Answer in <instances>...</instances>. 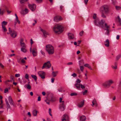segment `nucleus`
<instances>
[{
    "mask_svg": "<svg viewBox=\"0 0 121 121\" xmlns=\"http://www.w3.org/2000/svg\"><path fill=\"white\" fill-rule=\"evenodd\" d=\"M105 21L103 20H101L100 21L99 19L98 18H97L94 20V24L97 26H100L103 28L104 27L103 26Z\"/></svg>",
    "mask_w": 121,
    "mask_h": 121,
    "instance_id": "20e7f679",
    "label": "nucleus"
},
{
    "mask_svg": "<svg viewBox=\"0 0 121 121\" xmlns=\"http://www.w3.org/2000/svg\"><path fill=\"white\" fill-rule=\"evenodd\" d=\"M32 53L33 56H36L37 54V49L35 48H33L32 50Z\"/></svg>",
    "mask_w": 121,
    "mask_h": 121,
    "instance_id": "2eb2a0df",
    "label": "nucleus"
},
{
    "mask_svg": "<svg viewBox=\"0 0 121 121\" xmlns=\"http://www.w3.org/2000/svg\"><path fill=\"white\" fill-rule=\"evenodd\" d=\"M68 35L69 39H73L74 37L73 34L72 33H69Z\"/></svg>",
    "mask_w": 121,
    "mask_h": 121,
    "instance_id": "412c9836",
    "label": "nucleus"
},
{
    "mask_svg": "<svg viewBox=\"0 0 121 121\" xmlns=\"http://www.w3.org/2000/svg\"><path fill=\"white\" fill-rule=\"evenodd\" d=\"M81 80L79 79H77L76 82V83L74 85L76 88L78 90H80V87L82 89H84L85 88V86L82 84H80L81 82Z\"/></svg>",
    "mask_w": 121,
    "mask_h": 121,
    "instance_id": "7ed1b4c3",
    "label": "nucleus"
},
{
    "mask_svg": "<svg viewBox=\"0 0 121 121\" xmlns=\"http://www.w3.org/2000/svg\"><path fill=\"white\" fill-rule=\"evenodd\" d=\"M51 64L50 63V62L49 61H48L43 64L42 67V69H43L44 68L46 67H47L48 68H49L51 67Z\"/></svg>",
    "mask_w": 121,
    "mask_h": 121,
    "instance_id": "6e6552de",
    "label": "nucleus"
},
{
    "mask_svg": "<svg viewBox=\"0 0 121 121\" xmlns=\"http://www.w3.org/2000/svg\"><path fill=\"white\" fill-rule=\"evenodd\" d=\"M71 76H73V77H75L77 76L76 74L75 73L71 74Z\"/></svg>",
    "mask_w": 121,
    "mask_h": 121,
    "instance_id": "603ef678",
    "label": "nucleus"
},
{
    "mask_svg": "<svg viewBox=\"0 0 121 121\" xmlns=\"http://www.w3.org/2000/svg\"><path fill=\"white\" fill-rule=\"evenodd\" d=\"M37 112L36 110H34L33 111L32 113L34 116H36L37 115Z\"/></svg>",
    "mask_w": 121,
    "mask_h": 121,
    "instance_id": "393cba45",
    "label": "nucleus"
},
{
    "mask_svg": "<svg viewBox=\"0 0 121 121\" xmlns=\"http://www.w3.org/2000/svg\"><path fill=\"white\" fill-rule=\"evenodd\" d=\"M9 33H11V37L13 38H15L17 36V32L14 30H12L10 28H9Z\"/></svg>",
    "mask_w": 121,
    "mask_h": 121,
    "instance_id": "0eeeda50",
    "label": "nucleus"
},
{
    "mask_svg": "<svg viewBox=\"0 0 121 121\" xmlns=\"http://www.w3.org/2000/svg\"><path fill=\"white\" fill-rule=\"evenodd\" d=\"M118 22L120 23V25L121 26V19L119 16H118Z\"/></svg>",
    "mask_w": 121,
    "mask_h": 121,
    "instance_id": "c9c22d12",
    "label": "nucleus"
},
{
    "mask_svg": "<svg viewBox=\"0 0 121 121\" xmlns=\"http://www.w3.org/2000/svg\"><path fill=\"white\" fill-rule=\"evenodd\" d=\"M62 99L61 98H60V100L59 101L60 102V103L62 102V103H64V101H62Z\"/></svg>",
    "mask_w": 121,
    "mask_h": 121,
    "instance_id": "3c124183",
    "label": "nucleus"
},
{
    "mask_svg": "<svg viewBox=\"0 0 121 121\" xmlns=\"http://www.w3.org/2000/svg\"><path fill=\"white\" fill-rule=\"evenodd\" d=\"M84 33V31H82L80 32L79 33V35L80 36H82Z\"/></svg>",
    "mask_w": 121,
    "mask_h": 121,
    "instance_id": "8fccbe9b",
    "label": "nucleus"
},
{
    "mask_svg": "<svg viewBox=\"0 0 121 121\" xmlns=\"http://www.w3.org/2000/svg\"><path fill=\"white\" fill-rule=\"evenodd\" d=\"M92 103V105L93 107L94 105H95L96 107L97 106V103L96 100L95 99H94Z\"/></svg>",
    "mask_w": 121,
    "mask_h": 121,
    "instance_id": "4be33fe9",
    "label": "nucleus"
},
{
    "mask_svg": "<svg viewBox=\"0 0 121 121\" xmlns=\"http://www.w3.org/2000/svg\"><path fill=\"white\" fill-rule=\"evenodd\" d=\"M33 41L32 40V39H31L30 40V44L31 45L33 44Z\"/></svg>",
    "mask_w": 121,
    "mask_h": 121,
    "instance_id": "e2e57ef3",
    "label": "nucleus"
},
{
    "mask_svg": "<svg viewBox=\"0 0 121 121\" xmlns=\"http://www.w3.org/2000/svg\"><path fill=\"white\" fill-rule=\"evenodd\" d=\"M45 102L47 103V104H48V105H49L50 104V103L49 102V101H47V100H45Z\"/></svg>",
    "mask_w": 121,
    "mask_h": 121,
    "instance_id": "774afa93",
    "label": "nucleus"
},
{
    "mask_svg": "<svg viewBox=\"0 0 121 121\" xmlns=\"http://www.w3.org/2000/svg\"><path fill=\"white\" fill-rule=\"evenodd\" d=\"M101 10L105 14H108L109 12V8L107 5H105L101 7Z\"/></svg>",
    "mask_w": 121,
    "mask_h": 121,
    "instance_id": "423d86ee",
    "label": "nucleus"
},
{
    "mask_svg": "<svg viewBox=\"0 0 121 121\" xmlns=\"http://www.w3.org/2000/svg\"><path fill=\"white\" fill-rule=\"evenodd\" d=\"M77 95V94L76 93H73L71 94L70 95L71 96H75Z\"/></svg>",
    "mask_w": 121,
    "mask_h": 121,
    "instance_id": "79ce46f5",
    "label": "nucleus"
},
{
    "mask_svg": "<svg viewBox=\"0 0 121 121\" xmlns=\"http://www.w3.org/2000/svg\"><path fill=\"white\" fill-rule=\"evenodd\" d=\"M41 97L40 96H39L37 100L38 101H40L41 100Z\"/></svg>",
    "mask_w": 121,
    "mask_h": 121,
    "instance_id": "052dcab7",
    "label": "nucleus"
},
{
    "mask_svg": "<svg viewBox=\"0 0 121 121\" xmlns=\"http://www.w3.org/2000/svg\"><path fill=\"white\" fill-rule=\"evenodd\" d=\"M104 44L105 46L107 47H108L109 46V40L108 39H107L104 42Z\"/></svg>",
    "mask_w": 121,
    "mask_h": 121,
    "instance_id": "aec40b11",
    "label": "nucleus"
},
{
    "mask_svg": "<svg viewBox=\"0 0 121 121\" xmlns=\"http://www.w3.org/2000/svg\"><path fill=\"white\" fill-rule=\"evenodd\" d=\"M31 76L32 78H33L36 81L37 79V78L36 75H31Z\"/></svg>",
    "mask_w": 121,
    "mask_h": 121,
    "instance_id": "473e14b6",
    "label": "nucleus"
},
{
    "mask_svg": "<svg viewBox=\"0 0 121 121\" xmlns=\"http://www.w3.org/2000/svg\"><path fill=\"white\" fill-rule=\"evenodd\" d=\"M8 91V89L7 88H6L5 90L4 91V93H7Z\"/></svg>",
    "mask_w": 121,
    "mask_h": 121,
    "instance_id": "bf43d9fd",
    "label": "nucleus"
},
{
    "mask_svg": "<svg viewBox=\"0 0 121 121\" xmlns=\"http://www.w3.org/2000/svg\"><path fill=\"white\" fill-rule=\"evenodd\" d=\"M65 105L64 104V103H62L60 105V109L61 111H64L65 108Z\"/></svg>",
    "mask_w": 121,
    "mask_h": 121,
    "instance_id": "ddd939ff",
    "label": "nucleus"
},
{
    "mask_svg": "<svg viewBox=\"0 0 121 121\" xmlns=\"http://www.w3.org/2000/svg\"><path fill=\"white\" fill-rule=\"evenodd\" d=\"M87 92V90H86L83 92V95H85Z\"/></svg>",
    "mask_w": 121,
    "mask_h": 121,
    "instance_id": "680f3d73",
    "label": "nucleus"
},
{
    "mask_svg": "<svg viewBox=\"0 0 121 121\" xmlns=\"http://www.w3.org/2000/svg\"><path fill=\"white\" fill-rule=\"evenodd\" d=\"M21 62L23 63H24L25 62V61L24 59H22L21 60Z\"/></svg>",
    "mask_w": 121,
    "mask_h": 121,
    "instance_id": "5fc2aeb1",
    "label": "nucleus"
},
{
    "mask_svg": "<svg viewBox=\"0 0 121 121\" xmlns=\"http://www.w3.org/2000/svg\"><path fill=\"white\" fill-rule=\"evenodd\" d=\"M116 8L117 10H118L121 9V7L119 6H116Z\"/></svg>",
    "mask_w": 121,
    "mask_h": 121,
    "instance_id": "e433bc0d",
    "label": "nucleus"
},
{
    "mask_svg": "<svg viewBox=\"0 0 121 121\" xmlns=\"http://www.w3.org/2000/svg\"><path fill=\"white\" fill-rule=\"evenodd\" d=\"M109 30H108V29H105V30L106 31V32L105 33V34L108 35H109V33L110 32L109 31Z\"/></svg>",
    "mask_w": 121,
    "mask_h": 121,
    "instance_id": "7c9ffc66",
    "label": "nucleus"
},
{
    "mask_svg": "<svg viewBox=\"0 0 121 121\" xmlns=\"http://www.w3.org/2000/svg\"><path fill=\"white\" fill-rule=\"evenodd\" d=\"M55 80V78H52L51 79V82L52 83H53L54 82V81Z\"/></svg>",
    "mask_w": 121,
    "mask_h": 121,
    "instance_id": "6e6d98bb",
    "label": "nucleus"
},
{
    "mask_svg": "<svg viewBox=\"0 0 121 121\" xmlns=\"http://www.w3.org/2000/svg\"><path fill=\"white\" fill-rule=\"evenodd\" d=\"M83 60H80L79 61V66H80V70L82 71H83L84 69V67L83 66H80L81 65L80 62H83Z\"/></svg>",
    "mask_w": 121,
    "mask_h": 121,
    "instance_id": "a211bd4d",
    "label": "nucleus"
},
{
    "mask_svg": "<svg viewBox=\"0 0 121 121\" xmlns=\"http://www.w3.org/2000/svg\"><path fill=\"white\" fill-rule=\"evenodd\" d=\"M40 30L41 31L43 32L44 36L45 37H46L47 35H48V33L45 30H43L41 28L40 29Z\"/></svg>",
    "mask_w": 121,
    "mask_h": 121,
    "instance_id": "dca6fc26",
    "label": "nucleus"
},
{
    "mask_svg": "<svg viewBox=\"0 0 121 121\" xmlns=\"http://www.w3.org/2000/svg\"><path fill=\"white\" fill-rule=\"evenodd\" d=\"M64 27L62 26L59 24L55 25L53 27V30L56 33L59 34L63 31Z\"/></svg>",
    "mask_w": 121,
    "mask_h": 121,
    "instance_id": "f257e3e1",
    "label": "nucleus"
},
{
    "mask_svg": "<svg viewBox=\"0 0 121 121\" xmlns=\"http://www.w3.org/2000/svg\"><path fill=\"white\" fill-rule=\"evenodd\" d=\"M58 73L57 72H55L54 71H53L52 72V74L53 76V77H55L56 76V73Z\"/></svg>",
    "mask_w": 121,
    "mask_h": 121,
    "instance_id": "2f4dec72",
    "label": "nucleus"
},
{
    "mask_svg": "<svg viewBox=\"0 0 121 121\" xmlns=\"http://www.w3.org/2000/svg\"><path fill=\"white\" fill-rule=\"evenodd\" d=\"M28 6L29 8L32 11H33L35 10L36 7V5L35 4H28Z\"/></svg>",
    "mask_w": 121,
    "mask_h": 121,
    "instance_id": "9d476101",
    "label": "nucleus"
},
{
    "mask_svg": "<svg viewBox=\"0 0 121 121\" xmlns=\"http://www.w3.org/2000/svg\"><path fill=\"white\" fill-rule=\"evenodd\" d=\"M27 1V0H20V3L21 4L24 3L25 2Z\"/></svg>",
    "mask_w": 121,
    "mask_h": 121,
    "instance_id": "a19ab883",
    "label": "nucleus"
},
{
    "mask_svg": "<svg viewBox=\"0 0 121 121\" xmlns=\"http://www.w3.org/2000/svg\"><path fill=\"white\" fill-rule=\"evenodd\" d=\"M23 13H22V14L24 15L28 13V10L26 8L23 11Z\"/></svg>",
    "mask_w": 121,
    "mask_h": 121,
    "instance_id": "a878e982",
    "label": "nucleus"
},
{
    "mask_svg": "<svg viewBox=\"0 0 121 121\" xmlns=\"http://www.w3.org/2000/svg\"><path fill=\"white\" fill-rule=\"evenodd\" d=\"M8 100L10 105L14 106V102L11 96H10L9 97Z\"/></svg>",
    "mask_w": 121,
    "mask_h": 121,
    "instance_id": "4468645a",
    "label": "nucleus"
},
{
    "mask_svg": "<svg viewBox=\"0 0 121 121\" xmlns=\"http://www.w3.org/2000/svg\"><path fill=\"white\" fill-rule=\"evenodd\" d=\"M21 45V46L22 47V48H26V45L24 43H21L20 44Z\"/></svg>",
    "mask_w": 121,
    "mask_h": 121,
    "instance_id": "f704fd0d",
    "label": "nucleus"
},
{
    "mask_svg": "<svg viewBox=\"0 0 121 121\" xmlns=\"http://www.w3.org/2000/svg\"><path fill=\"white\" fill-rule=\"evenodd\" d=\"M113 81L112 80H109L105 81L103 84V86L106 88H109L113 83Z\"/></svg>",
    "mask_w": 121,
    "mask_h": 121,
    "instance_id": "39448f33",
    "label": "nucleus"
},
{
    "mask_svg": "<svg viewBox=\"0 0 121 121\" xmlns=\"http://www.w3.org/2000/svg\"><path fill=\"white\" fill-rule=\"evenodd\" d=\"M46 50L49 54H53L54 52V48L53 46L50 44L46 45Z\"/></svg>",
    "mask_w": 121,
    "mask_h": 121,
    "instance_id": "f03ea898",
    "label": "nucleus"
},
{
    "mask_svg": "<svg viewBox=\"0 0 121 121\" xmlns=\"http://www.w3.org/2000/svg\"><path fill=\"white\" fill-rule=\"evenodd\" d=\"M7 22H5L4 21H3L2 23V26H5L7 25Z\"/></svg>",
    "mask_w": 121,
    "mask_h": 121,
    "instance_id": "c756f323",
    "label": "nucleus"
},
{
    "mask_svg": "<svg viewBox=\"0 0 121 121\" xmlns=\"http://www.w3.org/2000/svg\"><path fill=\"white\" fill-rule=\"evenodd\" d=\"M10 78L12 80H14V77L12 75H11L10 76Z\"/></svg>",
    "mask_w": 121,
    "mask_h": 121,
    "instance_id": "13d9d810",
    "label": "nucleus"
},
{
    "mask_svg": "<svg viewBox=\"0 0 121 121\" xmlns=\"http://www.w3.org/2000/svg\"><path fill=\"white\" fill-rule=\"evenodd\" d=\"M1 9L0 8V14L1 15H3L5 12V10L4 9H3L1 11Z\"/></svg>",
    "mask_w": 121,
    "mask_h": 121,
    "instance_id": "72a5a7b5",
    "label": "nucleus"
},
{
    "mask_svg": "<svg viewBox=\"0 0 121 121\" xmlns=\"http://www.w3.org/2000/svg\"><path fill=\"white\" fill-rule=\"evenodd\" d=\"M49 113L50 116H52V115L51 114V110L50 108H49Z\"/></svg>",
    "mask_w": 121,
    "mask_h": 121,
    "instance_id": "de8ad7c7",
    "label": "nucleus"
},
{
    "mask_svg": "<svg viewBox=\"0 0 121 121\" xmlns=\"http://www.w3.org/2000/svg\"><path fill=\"white\" fill-rule=\"evenodd\" d=\"M73 64V63L72 62H69L67 63V65H72Z\"/></svg>",
    "mask_w": 121,
    "mask_h": 121,
    "instance_id": "69168bd1",
    "label": "nucleus"
},
{
    "mask_svg": "<svg viewBox=\"0 0 121 121\" xmlns=\"http://www.w3.org/2000/svg\"><path fill=\"white\" fill-rule=\"evenodd\" d=\"M101 17L104 18H105L106 17V16L103 13H102Z\"/></svg>",
    "mask_w": 121,
    "mask_h": 121,
    "instance_id": "4c0bfd02",
    "label": "nucleus"
},
{
    "mask_svg": "<svg viewBox=\"0 0 121 121\" xmlns=\"http://www.w3.org/2000/svg\"><path fill=\"white\" fill-rule=\"evenodd\" d=\"M62 118H63L62 120V121H64V120H69L68 116L66 114H64Z\"/></svg>",
    "mask_w": 121,
    "mask_h": 121,
    "instance_id": "9b49d317",
    "label": "nucleus"
},
{
    "mask_svg": "<svg viewBox=\"0 0 121 121\" xmlns=\"http://www.w3.org/2000/svg\"><path fill=\"white\" fill-rule=\"evenodd\" d=\"M86 117L84 116H81L80 118V121H85L86 119Z\"/></svg>",
    "mask_w": 121,
    "mask_h": 121,
    "instance_id": "b1692460",
    "label": "nucleus"
},
{
    "mask_svg": "<svg viewBox=\"0 0 121 121\" xmlns=\"http://www.w3.org/2000/svg\"><path fill=\"white\" fill-rule=\"evenodd\" d=\"M25 78L27 79H28V80H29V75L27 74H26L25 75Z\"/></svg>",
    "mask_w": 121,
    "mask_h": 121,
    "instance_id": "37998d69",
    "label": "nucleus"
},
{
    "mask_svg": "<svg viewBox=\"0 0 121 121\" xmlns=\"http://www.w3.org/2000/svg\"><path fill=\"white\" fill-rule=\"evenodd\" d=\"M20 75V74H15V76L16 77H19Z\"/></svg>",
    "mask_w": 121,
    "mask_h": 121,
    "instance_id": "864d4df0",
    "label": "nucleus"
},
{
    "mask_svg": "<svg viewBox=\"0 0 121 121\" xmlns=\"http://www.w3.org/2000/svg\"><path fill=\"white\" fill-rule=\"evenodd\" d=\"M62 18L61 17L56 16L54 18V20L56 22L58 21L62 20Z\"/></svg>",
    "mask_w": 121,
    "mask_h": 121,
    "instance_id": "f8f14e48",
    "label": "nucleus"
},
{
    "mask_svg": "<svg viewBox=\"0 0 121 121\" xmlns=\"http://www.w3.org/2000/svg\"><path fill=\"white\" fill-rule=\"evenodd\" d=\"M27 88L28 89H30L31 88V86L29 84H28L27 85Z\"/></svg>",
    "mask_w": 121,
    "mask_h": 121,
    "instance_id": "c03bdc74",
    "label": "nucleus"
},
{
    "mask_svg": "<svg viewBox=\"0 0 121 121\" xmlns=\"http://www.w3.org/2000/svg\"><path fill=\"white\" fill-rule=\"evenodd\" d=\"M0 66L2 68H3L4 66L3 65L0 63Z\"/></svg>",
    "mask_w": 121,
    "mask_h": 121,
    "instance_id": "338daca9",
    "label": "nucleus"
},
{
    "mask_svg": "<svg viewBox=\"0 0 121 121\" xmlns=\"http://www.w3.org/2000/svg\"><path fill=\"white\" fill-rule=\"evenodd\" d=\"M112 68L114 69H117V66L116 65V64H115L114 66L113 65H112Z\"/></svg>",
    "mask_w": 121,
    "mask_h": 121,
    "instance_id": "58836bf2",
    "label": "nucleus"
},
{
    "mask_svg": "<svg viewBox=\"0 0 121 121\" xmlns=\"http://www.w3.org/2000/svg\"><path fill=\"white\" fill-rule=\"evenodd\" d=\"M49 100L51 101H54L55 100V99L53 98L52 95H51L49 97Z\"/></svg>",
    "mask_w": 121,
    "mask_h": 121,
    "instance_id": "6ab92c4d",
    "label": "nucleus"
},
{
    "mask_svg": "<svg viewBox=\"0 0 121 121\" xmlns=\"http://www.w3.org/2000/svg\"><path fill=\"white\" fill-rule=\"evenodd\" d=\"M63 6H60V9L61 10V11H62V9L63 10Z\"/></svg>",
    "mask_w": 121,
    "mask_h": 121,
    "instance_id": "0e129e2a",
    "label": "nucleus"
},
{
    "mask_svg": "<svg viewBox=\"0 0 121 121\" xmlns=\"http://www.w3.org/2000/svg\"><path fill=\"white\" fill-rule=\"evenodd\" d=\"M6 105L7 107V110L9 108H10V106L9 103L7 104Z\"/></svg>",
    "mask_w": 121,
    "mask_h": 121,
    "instance_id": "09e8293b",
    "label": "nucleus"
},
{
    "mask_svg": "<svg viewBox=\"0 0 121 121\" xmlns=\"http://www.w3.org/2000/svg\"><path fill=\"white\" fill-rule=\"evenodd\" d=\"M41 54L43 55L44 56L45 54L44 52L42 50H41L40 51Z\"/></svg>",
    "mask_w": 121,
    "mask_h": 121,
    "instance_id": "4d7b16f0",
    "label": "nucleus"
},
{
    "mask_svg": "<svg viewBox=\"0 0 121 121\" xmlns=\"http://www.w3.org/2000/svg\"><path fill=\"white\" fill-rule=\"evenodd\" d=\"M25 48H22L21 49V51L24 53L26 52L27 50Z\"/></svg>",
    "mask_w": 121,
    "mask_h": 121,
    "instance_id": "cd10ccee",
    "label": "nucleus"
},
{
    "mask_svg": "<svg viewBox=\"0 0 121 121\" xmlns=\"http://www.w3.org/2000/svg\"><path fill=\"white\" fill-rule=\"evenodd\" d=\"M84 104V100H83L82 101L80 102L78 104V106L80 108H81L83 107Z\"/></svg>",
    "mask_w": 121,
    "mask_h": 121,
    "instance_id": "f3484780",
    "label": "nucleus"
},
{
    "mask_svg": "<svg viewBox=\"0 0 121 121\" xmlns=\"http://www.w3.org/2000/svg\"><path fill=\"white\" fill-rule=\"evenodd\" d=\"M121 54L118 55L116 57V59L117 60H118L121 57Z\"/></svg>",
    "mask_w": 121,
    "mask_h": 121,
    "instance_id": "ea45409f",
    "label": "nucleus"
},
{
    "mask_svg": "<svg viewBox=\"0 0 121 121\" xmlns=\"http://www.w3.org/2000/svg\"><path fill=\"white\" fill-rule=\"evenodd\" d=\"M103 26L104 27L103 28L105 30V29H107L108 30H109L110 29V27L109 26H108L106 23H105L104 26L103 25Z\"/></svg>",
    "mask_w": 121,
    "mask_h": 121,
    "instance_id": "5701e85b",
    "label": "nucleus"
},
{
    "mask_svg": "<svg viewBox=\"0 0 121 121\" xmlns=\"http://www.w3.org/2000/svg\"><path fill=\"white\" fill-rule=\"evenodd\" d=\"M15 20L17 21V22L18 23L20 24V22L19 21V20L18 19V17H17L16 18Z\"/></svg>",
    "mask_w": 121,
    "mask_h": 121,
    "instance_id": "49530a36",
    "label": "nucleus"
},
{
    "mask_svg": "<svg viewBox=\"0 0 121 121\" xmlns=\"http://www.w3.org/2000/svg\"><path fill=\"white\" fill-rule=\"evenodd\" d=\"M96 14H94L93 15V18L94 19H96Z\"/></svg>",
    "mask_w": 121,
    "mask_h": 121,
    "instance_id": "a18cd8bd",
    "label": "nucleus"
},
{
    "mask_svg": "<svg viewBox=\"0 0 121 121\" xmlns=\"http://www.w3.org/2000/svg\"><path fill=\"white\" fill-rule=\"evenodd\" d=\"M38 73L39 76L41 78L43 79L45 78L46 74L45 72L43 71H39L38 72Z\"/></svg>",
    "mask_w": 121,
    "mask_h": 121,
    "instance_id": "1a4fd4ad",
    "label": "nucleus"
},
{
    "mask_svg": "<svg viewBox=\"0 0 121 121\" xmlns=\"http://www.w3.org/2000/svg\"><path fill=\"white\" fill-rule=\"evenodd\" d=\"M84 66L86 67H87L88 68H89V69L91 70L92 69L91 67V66H90V65H89L88 64H85L84 65Z\"/></svg>",
    "mask_w": 121,
    "mask_h": 121,
    "instance_id": "bb28decb",
    "label": "nucleus"
},
{
    "mask_svg": "<svg viewBox=\"0 0 121 121\" xmlns=\"http://www.w3.org/2000/svg\"><path fill=\"white\" fill-rule=\"evenodd\" d=\"M2 30L4 32H6L7 30L5 26H2Z\"/></svg>",
    "mask_w": 121,
    "mask_h": 121,
    "instance_id": "c85d7f7f",
    "label": "nucleus"
}]
</instances>
